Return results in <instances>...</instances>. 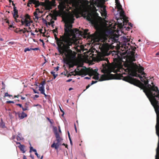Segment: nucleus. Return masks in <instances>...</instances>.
<instances>
[{
  "instance_id": "f257e3e1",
  "label": "nucleus",
  "mask_w": 159,
  "mask_h": 159,
  "mask_svg": "<svg viewBox=\"0 0 159 159\" xmlns=\"http://www.w3.org/2000/svg\"><path fill=\"white\" fill-rule=\"evenodd\" d=\"M103 69L102 75L99 80L102 81L112 79H122L123 80L133 84L141 89H143V92L149 99L153 106L155 101L159 103V90L157 87L155 86H152L148 84V81L146 77V74L143 71L144 69L142 67H139L136 64L133 62H127L124 63V66L121 64H117L114 69V73L122 72L121 74L113 75L111 74V70L108 69V66L107 64H102Z\"/></svg>"
},
{
  "instance_id": "f03ea898",
  "label": "nucleus",
  "mask_w": 159,
  "mask_h": 159,
  "mask_svg": "<svg viewBox=\"0 0 159 159\" xmlns=\"http://www.w3.org/2000/svg\"><path fill=\"white\" fill-rule=\"evenodd\" d=\"M111 41L112 42L111 44L107 43V41L110 42V40H90V42H99L100 41H101V42L106 43L102 44V48L104 49H115L119 51L120 50L122 52H124L120 53L119 55L117 52H115L116 53L114 56V57L113 59L114 62L115 63V64L111 69L109 68V66L105 62L102 63V66L103 63L105 64L106 63L108 66V69H110L112 72V71L113 72V69L115 67L116 65L121 64V61H122V60L121 54H127L130 55L132 57H134L135 51L136 49V48L135 47L132 46L127 42L124 41L122 43H121L119 41H118V40ZM102 67H103V69L102 70H102L103 69V66H102Z\"/></svg>"
},
{
  "instance_id": "7ed1b4c3",
  "label": "nucleus",
  "mask_w": 159,
  "mask_h": 159,
  "mask_svg": "<svg viewBox=\"0 0 159 159\" xmlns=\"http://www.w3.org/2000/svg\"><path fill=\"white\" fill-rule=\"evenodd\" d=\"M58 46V50L60 54H63L65 56L67 59L69 61L74 60L76 56V53L70 49V46L72 47L73 45L75 50L78 52H81L83 50L84 46L82 45H77L75 43L79 40H56Z\"/></svg>"
},
{
  "instance_id": "20e7f679",
  "label": "nucleus",
  "mask_w": 159,
  "mask_h": 159,
  "mask_svg": "<svg viewBox=\"0 0 159 159\" xmlns=\"http://www.w3.org/2000/svg\"><path fill=\"white\" fill-rule=\"evenodd\" d=\"M72 24H70L67 25H65L64 30L68 36H72L73 39H64V40H82L80 39V38L83 37L84 38L85 36H83L81 34H79L78 32H75L74 30H73L71 29L72 28ZM55 40H60L58 39H55Z\"/></svg>"
},
{
  "instance_id": "39448f33",
  "label": "nucleus",
  "mask_w": 159,
  "mask_h": 159,
  "mask_svg": "<svg viewBox=\"0 0 159 159\" xmlns=\"http://www.w3.org/2000/svg\"><path fill=\"white\" fill-rule=\"evenodd\" d=\"M154 102L152 106L154 108L157 115L156 124L155 128L156 133L158 137V139H159V103L157 101H155Z\"/></svg>"
},
{
  "instance_id": "423d86ee",
  "label": "nucleus",
  "mask_w": 159,
  "mask_h": 159,
  "mask_svg": "<svg viewBox=\"0 0 159 159\" xmlns=\"http://www.w3.org/2000/svg\"><path fill=\"white\" fill-rule=\"evenodd\" d=\"M55 134L56 138V141L57 142L55 143L54 142L51 145V147L52 148H54L56 149H57L59 146L61 145L60 142L63 140L62 138L60 137V134L57 133V130L55 132Z\"/></svg>"
},
{
  "instance_id": "0eeeda50",
  "label": "nucleus",
  "mask_w": 159,
  "mask_h": 159,
  "mask_svg": "<svg viewBox=\"0 0 159 159\" xmlns=\"http://www.w3.org/2000/svg\"><path fill=\"white\" fill-rule=\"evenodd\" d=\"M62 7L65 8L66 7H69L71 9V7L69 6L71 4V2L69 0H57Z\"/></svg>"
},
{
  "instance_id": "6e6552de",
  "label": "nucleus",
  "mask_w": 159,
  "mask_h": 159,
  "mask_svg": "<svg viewBox=\"0 0 159 159\" xmlns=\"http://www.w3.org/2000/svg\"><path fill=\"white\" fill-rule=\"evenodd\" d=\"M121 10L120 11L119 10L117 11L118 12L116 14V15H117L118 14H119L120 19L122 20V22H124V21L125 20L126 21L127 19V17L126 16L125 13L123 9Z\"/></svg>"
},
{
  "instance_id": "1a4fd4ad",
  "label": "nucleus",
  "mask_w": 159,
  "mask_h": 159,
  "mask_svg": "<svg viewBox=\"0 0 159 159\" xmlns=\"http://www.w3.org/2000/svg\"><path fill=\"white\" fill-rule=\"evenodd\" d=\"M88 71V69L85 67V69L82 68L79 71L75 70V72L76 75H85Z\"/></svg>"
},
{
  "instance_id": "9d476101",
  "label": "nucleus",
  "mask_w": 159,
  "mask_h": 159,
  "mask_svg": "<svg viewBox=\"0 0 159 159\" xmlns=\"http://www.w3.org/2000/svg\"><path fill=\"white\" fill-rule=\"evenodd\" d=\"M29 4H33L35 5L36 7H39L40 5L39 1L37 0H28Z\"/></svg>"
},
{
  "instance_id": "9b49d317",
  "label": "nucleus",
  "mask_w": 159,
  "mask_h": 159,
  "mask_svg": "<svg viewBox=\"0 0 159 159\" xmlns=\"http://www.w3.org/2000/svg\"><path fill=\"white\" fill-rule=\"evenodd\" d=\"M97 61L98 62L100 61H107V63L108 64H109V62L108 59L107 58H105L103 56H98L97 57Z\"/></svg>"
},
{
  "instance_id": "f8f14e48",
  "label": "nucleus",
  "mask_w": 159,
  "mask_h": 159,
  "mask_svg": "<svg viewBox=\"0 0 159 159\" xmlns=\"http://www.w3.org/2000/svg\"><path fill=\"white\" fill-rule=\"evenodd\" d=\"M16 115H18L20 119H22L27 116V115L24 112H22L21 113L15 112Z\"/></svg>"
},
{
  "instance_id": "ddd939ff",
  "label": "nucleus",
  "mask_w": 159,
  "mask_h": 159,
  "mask_svg": "<svg viewBox=\"0 0 159 159\" xmlns=\"http://www.w3.org/2000/svg\"><path fill=\"white\" fill-rule=\"evenodd\" d=\"M101 9H102V11H100L101 15L102 16H105L107 15V12L106 10V7L104 5H102L101 6ZM100 12V11H99Z\"/></svg>"
},
{
  "instance_id": "4468645a",
  "label": "nucleus",
  "mask_w": 159,
  "mask_h": 159,
  "mask_svg": "<svg viewBox=\"0 0 159 159\" xmlns=\"http://www.w3.org/2000/svg\"><path fill=\"white\" fill-rule=\"evenodd\" d=\"M20 22L22 25H24L25 23V26L26 27H29L30 25V22L28 20L25 19V21L21 20Z\"/></svg>"
},
{
  "instance_id": "2eb2a0df",
  "label": "nucleus",
  "mask_w": 159,
  "mask_h": 159,
  "mask_svg": "<svg viewBox=\"0 0 159 159\" xmlns=\"http://www.w3.org/2000/svg\"><path fill=\"white\" fill-rule=\"evenodd\" d=\"M25 146L23 145L20 144L18 146V147L20 148V150L23 153H24L25 152Z\"/></svg>"
},
{
  "instance_id": "dca6fc26",
  "label": "nucleus",
  "mask_w": 159,
  "mask_h": 159,
  "mask_svg": "<svg viewBox=\"0 0 159 159\" xmlns=\"http://www.w3.org/2000/svg\"><path fill=\"white\" fill-rule=\"evenodd\" d=\"M0 127L2 128L6 127L5 125V123L3 121L2 119H1V121L0 122Z\"/></svg>"
},
{
  "instance_id": "f3484780",
  "label": "nucleus",
  "mask_w": 159,
  "mask_h": 159,
  "mask_svg": "<svg viewBox=\"0 0 159 159\" xmlns=\"http://www.w3.org/2000/svg\"><path fill=\"white\" fill-rule=\"evenodd\" d=\"M156 156H157V157L159 158V139H158L157 147L156 149Z\"/></svg>"
},
{
  "instance_id": "a211bd4d",
  "label": "nucleus",
  "mask_w": 159,
  "mask_h": 159,
  "mask_svg": "<svg viewBox=\"0 0 159 159\" xmlns=\"http://www.w3.org/2000/svg\"><path fill=\"white\" fill-rule=\"evenodd\" d=\"M122 23H123V24L124 25H125V24H126L127 23H128V24L129 25V26H131V27H133V25L131 23L129 22V21H128V20L127 19L126 20V21L125 20L124 21V22H122Z\"/></svg>"
},
{
  "instance_id": "6ab92c4d",
  "label": "nucleus",
  "mask_w": 159,
  "mask_h": 159,
  "mask_svg": "<svg viewBox=\"0 0 159 159\" xmlns=\"http://www.w3.org/2000/svg\"><path fill=\"white\" fill-rule=\"evenodd\" d=\"M39 91H40L41 92V93H43L44 92V87L43 86H41L39 87Z\"/></svg>"
},
{
  "instance_id": "aec40b11",
  "label": "nucleus",
  "mask_w": 159,
  "mask_h": 159,
  "mask_svg": "<svg viewBox=\"0 0 159 159\" xmlns=\"http://www.w3.org/2000/svg\"><path fill=\"white\" fill-rule=\"evenodd\" d=\"M18 11H16L14 12L13 13H12L13 17L14 18H15L16 16L17 17H18L19 16L18 15Z\"/></svg>"
},
{
  "instance_id": "412c9836",
  "label": "nucleus",
  "mask_w": 159,
  "mask_h": 159,
  "mask_svg": "<svg viewBox=\"0 0 159 159\" xmlns=\"http://www.w3.org/2000/svg\"><path fill=\"white\" fill-rule=\"evenodd\" d=\"M25 19L29 20L31 19L30 16L28 14H26L24 16Z\"/></svg>"
},
{
  "instance_id": "4be33fe9",
  "label": "nucleus",
  "mask_w": 159,
  "mask_h": 159,
  "mask_svg": "<svg viewBox=\"0 0 159 159\" xmlns=\"http://www.w3.org/2000/svg\"><path fill=\"white\" fill-rule=\"evenodd\" d=\"M112 34V31L111 30H107L105 32V34L106 35H108Z\"/></svg>"
},
{
  "instance_id": "5701e85b",
  "label": "nucleus",
  "mask_w": 159,
  "mask_h": 159,
  "mask_svg": "<svg viewBox=\"0 0 159 159\" xmlns=\"http://www.w3.org/2000/svg\"><path fill=\"white\" fill-rule=\"evenodd\" d=\"M115 8H116L118 10H121V9H122V6L121 4L120 5H118L117 6H116Z\"/></svg>"
},
{
  "instance_id": "b1692460",
  "label": "nucleus",
  "mask_w": 159,
  "mask_h": 159,
  "mask_svg": "<svg viewBox=\"0 0 159 159\" xmlns=\"http://www.w3.org/2000/svg\"><path fill=\"white\" fill-rule=\"evenodd\" d=\"M97 73V75H95L94 76H93V79H95L96 80H98V79H99L98 74Z\"/></svg>"
},
{
  "instance_id": "393cba45",
  "label": "nucleus",
  "mask_w": 159,
  "mask_h": 159,
  "mask_svg": "<svg viewBox=\"0 0 159 159\" xmlns=\"http://www.w3.org/2000/svg\"><path fill=\"white\" fill-rule=\"evenodd\" d=\"M55 72H54L51 71V74H52L53 76V77H54L53 79H55L56 78V77L58 75L57 74H55Z\"/></svg>"
},
{
  "instance_id": "a878e982",
  "label": "nucleus",
  "mask_w": 159,
  "mask_h": 159,
  "mask_svg": "<svg viewBox=\"0 0 159 159\" xmlns=\"http://www.w3.org/2000/svg\"><path fill=\"white\" fill-rule=\"evenodd\" d=\"M120 40H130L129 39H127V38H126L125 36H121L120 38ZM131 40H133V39H131Z\"/></svg>"
},
{
  "instance_id": "bb28decb",
  "label": "nucleus",
  "mask_w": 159,
  "mask_h": 159,
  "mask_svg": "<svg viewBox=\"0 0 159 159\" xmlns=\"http://www.w3.org/2000/svg\"><path fill=\"white\" fill-rule=\"evenodd\" d=\"M86 18V19H87V20H88V21H91L92 20H91V17H90V16H86L85 17H84V18Z\"/></svg>"
},
{
  "instance_id": "cd10ccee",
  "label": "nucleus",
  "mask_w": 159,
  "mask_h": 159,
  "mask_svg": "<svg viewBox=\"0 0 159 159\" xmlns=\"http://www.w3.org/2000/svg\"><path fill=\"white\" fill-rule=\"evenodd\" d=\"M32 48H26L24 49V52H26L27 51H30L31 50H32Z\"/></svg>"
},
{
  "instance_id": "c85d7f7f",
  "label": "nucleus",
  "mask_w": 159,
  "mask_h": 159,
  "mask_svg": "<svg viewBox=\"0 0 159 159\" xmlns=\"http://www.w3.org/2000/svg\"><path fill=\"white\" fill-rule=\"evenodd\" d=\"M11 97L12 96V95H9L7 93H5L4 96V98L6 97Z\"/></svg>"
},
{
  "instance_id": "c756f323",
  "label": "nucleus",
  "mask_w": 159,
  "mask_h": 159,
  "mask_svg": "<svg viewBox=\"0 0 159 159\" xmlns=\"http://www.w3.org/2000/svg\"><path fill=\"white\" fill-rule=\"evenodd\" d=\"M14 23V22H13L12 23V24L11 25H9V28H14V24H13Z\"/></svg>"
},
{
  "instance_id": "7c9ffc66",
  "label": "nucleus",
  "mask_w": 159,
  "mask_h": 159,
  "mask_svg": "<svg viewBox=\"0 0 159 159\" xmlns=\"http://www.w3.org/2000/svg\"><path fill=\"white\" fill-rule=\"evenodd\" d=\"M22 108L23 111H25L28 110V107L27 106H25L24 108L22 107Z\"/></svg>"
},
{
  "instance_id": "2f4dec72",
  "label": "nucleus",
  "mask_w": 159,
  "mask_h": 159,
  "mask_svg": "<svg viewBox=\"0 0 159 159\" xmlns=\"http://www.w3.org/2000/svg\"><path fill=\"white\" fill-rule=\"evenodd\" d=\"M38 14L36 12L34 15L35 18L37 20H38L39 19V17L38 16Z\"/></svg>"
},
{
  "instance_id": "473e14b6",
  "label": "nucleus",
  "mask_w": 159,
  "mask_h": 159,
  "mask_svg": "<svg viewBox=\"0 0 159 159\" xmlns=\"http://www.w3.org/2000/svg\"><path fill=\"white\" fill-rule=\"evenodd\" d=\"M45 81L44 80L43 81H42L41 83V85H42L41 86L44 87V85H45Z\"/></svg>"
},
{
  "instance_id": "72a5a7b5",
  "label": "nucleus",
  "mask_w": 159,
  "mask_h": 159,
  "mask_svg": "<svg viewBox=\"0 0 159 159\" xmlns=\"http://www.w3.org/2000/svg\"><path fill=\"white\" fill-rule=\"evenodd\" d=\"M119 37V36H116V39L111 38L110 39H109V40H119V39H118Z\"/></svg>"
},
{
  "instance_id": "f704fd0d",
  "label": "nucleus",
  "mask_w": 159,
  "mask_h": 159,
  "mask_svg": "<svg viewBox=\"0 0 159 159\" xmlns=\"http://www.w3.org/2000/svg\"><path fill=\"white\" fill-rule=\"evenodd\" d=\"M42 20H43V22L44 24H47V20L45 19L44 18H43L42 19Z\"/></svg>"
},
{
  "instance_id": "c9c22d12",
  "label": "nucleus",
  "mask_w": 159,
  "mask_h": 159,
  "mask_svg": "<svg viewBox=\"0 0 159 159\" xmlns=\"http://www.w3.org/2000/svg\"><path fill=\"white\" fill-rule=\"evenodd\" d=\"M47 119L48 120V121L51 124H53V122H52V120L49 118L47 117Z\"/></svg>"
},
{
  "instance_id": "e433bc0d",
  "label": "nucleus",
  "mask_w": 159,
  "mask_h": 159,
  "mask_svg": "<svg viewBox=\"0 0 159 159\" xmlns=\"http://www.w3.org/2000/svg\"><path fill=\"white\" fill-rule=\"evenodd\" d=\"M97 82V81H92V83L90 84V85H92L93 84L96 83Z\"/></svg>"
},
{
  "instance_id": "4c0bfd02",
  "label": "nucleus",
  "mask_w": 159,
  "mask_h": 159,
  "mask_svg": "<svg viewBox=\"0 0 159 159\" xmlns=\"http://www.w3.org/2000/svg\"><path fill=\"white\" fill-rule=\"evenodd\" d=\"M20 18L22 19V20H20V21L21 20H23L24 21L25 20V17H24V16H20Z\"/></svg>"
},
{
  "instance_id": "58836bf2",
  "label": "nucleus",
  "mask_w": 159,
  "mask_h": 159,
  "mask_svg": "<svg viewBox=\"0 0 159 159\" xmlns=\"http://www.w3.org/2000/svg\"><path fill=\"white\" fill-rule=\"evenodd\" d=\"M16 11H18V10L16 9V7L14 6V7H13V12Z\"/></svg>"
},
{
  "instance_id": "ea45409f",
  "label": "nucleus",
  "mask_w": 159,
  "mask_h": 159,
  "mask_svg": "<svg viewBox=\"0 0 159 159\" xmlns=\"http://www.w3.org/2000/svg\"><path fill=\"white\" fill-rule=\"evenodd\" d=\"M16 139H17V140L18 141L20 140H21V138H20V136H18L17 137H16Z\"/></svg>"
},
{
  "instance_id": "a19ab883",
  "label": "nucleus",
  "mask_w": 159,
  "mask_h": 159,
  "mask_svg": "<svg viewBox=\"0 0 159 159\" xmlns=\"http://www.w3.org/2000/svg\"><path fill=\"white\" fill-rule=\"evenodd\" d=\"M34 149L33 148V147L32 146H30V152H31L32 151H33V150Z\"/></svg>"
},
{
  "instance_id": "79ce46f5",
  "label": "nucleus",
  "mask_w": 159,
  "mask_h": 159,
  "mask_svg": "<svg viewBox=\"0 0 159 159\" xmlns=\"http://www.w3.org/2000/svg\"><path fill=\"white\" fill-rule=\"evenodd\" d=\"M4 20L5 21L6 23L8 24H9V21L7 19H5Z\"/></svg>"
},
{
  "instance_id": "37998d69",
  "label": "nucleus",
  "mask_w": 159,
  "mask_h": 159,
  "mask_svg": "<svg viewBox=\"0 0 159 159\" xmlns=\"http://www.w3.org/2000/svg\"><path fill=\"white\" fill-rule=\"evenodd\" d=\"M16 18H17L16 17H16L15 18H14V19H15V21L16 22H20V20H18V19H16Z\"/></svg>"
},
{
  "instance_id": "c03bdc74",
  "label": "nucleus",
  "mask_w": 159,
  "mask_h": 159,
  "mask_svg": "<svg viewBox=\"0 0 159 159\" xmlns=\"http://www.w3.org/2000/svg\"><path fill=\"white\" fill-rule=\"evenodd\" d=\"M32 49V50H34V51L39 50V49L38 48H32V49Z\"/></svg>"
},
{
  "instance_id": "a18cd8bd",
  "label": "nucleus",
  "mask_w": 159,
  "mask_h": 159,
  "mask_svg": "<svg viewBox=\"0 0 159 159\" xmlns=\"http://www.w3.org/2000/svg\"><path fill=\"white\" fill-rule=\"evenodd\" d=\"M14 44V42L13 41L9 42L8 43V44H10V45H12Z\"/></svg>"
},
{
  "instance_id": "49530a36",
  "label": "nucleus",
  "mask_w": 159,
  "mask_h": 159,
  "mask_svg": "<svg viewBox=\"0 0 159 159\" xmlns=\"http://www.w3.org/2000/svg\"><path fill=\"white\" fill-rule=\"evenodd\" d=\"M35 154L37 156L38 158H39L40 157V156L38 154L37 152H35Z\"/></svg>"
},
{
  "instance_id": "de8ad7c7",
  "label": "nucleus",
  "mask_w": 159,
  "mask_h": 159,
  "mask_svg": "<svg viewBox=\"0 0 159 159\" xmlns=\"http://www.w3.org/2000/svg\"><path fill=\"white\" fill-rule=\"evenodd\" d=\"M115 3L116 4L119 3L120 4V2L119 0H115Z\"/></svg>"
},
{
  "instance_id": "09e8293b",
  "label": "nucleus",
  "mask_w": 159,
  "mask_h": 159,
  "mask_svg": "<svg viewBox=\"0 0 159 159\" xmlns=\"http://www.w3.org/2000/svg\"><path fill=\"white\" fill-rule=\"evenodd\" d=\"M7 103H14V102L12 101H7Z\"/></svg>"
},
{
  "instance_id": "8fccbe9b",
  "label": "nucleus",
  "mask_w": 159,
  "mask_h": 159,
  "mask_svg": "<svg viewBox=\"0 0 159 159\" xmlns=\"http://www.w3.org/2000/svg\"><path fill=\"white\" fill-rule=\"evenodd\" d=\"M16 105L19 106L21 108L22 107V105L21 104H16Z\"/></svg>"
},
{
  "instance_id": "3c124183",
  "label": "nucleus",
  "mask_w": 159,
  "mask_h": 159,
  "mask_svg": "<svg viewBox=\"0 0 159 159\" xmlns=\"http://www.w3.org/2000/svg\"><path fill=\"white\" fill-rule=\"evenodd\" d=\"M59 107L60 111L63 113V114L62 115H63L64 114V111L62 110V109H61L60 107Z\"/></svg>"
},
{
  "instance_id": "603ef678",
  "label": "nucleus",
  "mask_w": 159,
  "mask_h": 159,
  "mask_svg": "<svg viewBox=\"0 0 159 159\" xmlns=\"http://www.w3.org/2000/svg\"><path fill=\"white\" fill-rule=\"evenodd\" d=\"M59 67L57 66L55 68L54 70H55L56 71H57L59 69Z\"/></svg>"
},
{
  "instance_id": "864d4df0",
  "label": "nucleus",
  "mask_w": 159,
  "mask_h": 159,
  "mask_svg": "<svg viewBox=\"0 0 159 159\" xmlns=\"http://www.w3.org/2000/svg\"><path fill=\"white\" fill-rule=\"evenodd\" d=\"M58 131H59V132L60 133H61V130L60 129V127L59 126H58Z\"/></svg>"
},
{
  "instance_id": "5fc2aeb1",
  "label": "nucleus",
  "mask_w": 159,
  "mask_h": 159,
  "mask_svg": "<svg viewBox=\"0 0 159 159\" xmlns=\"http://www.w3.org/2000/svg\"><path fill=\"white\" fill-rule=\"evenodd\" d=\"M62 145H64L65 146V147L67 148L68 145L67 144H66L64 143H63L62 144Z\"/></svg>"
},
{
  "instance_id": "6e6d98bb",
  "label": "nucleus",
  "mask_w": 159,
  "mask_h": 159,
  "mask_svg": "<svg viewBox=\"0 0 159 159\" xmlns=\"http://www.w3.org/2000/svg\"><path fill=\"white\" fill-rule=\"evenodd\" d=\"M90 84H89L86 86V89H88V88H89V87L91 85H90Z\"/></svg>"
},
{
  "instance_id": "4d7b16f0",
  "label": "nucleus",
  "mask_w": 159,
  "mask_h": 159,
  "mask_svg": "<svg viewBox=\"0 0 159 159\" xmlns=\"http://www.w3.org/2000/svg\"><path fill=\"white\" fill-rule=\"evenodd\" d=\"M74 126H75V130L76 132L77 133V128H76L75 124H74Z\"/></svg>"
},
{
  "instance_id": "13d9d810",
  "label": "nucleus",
  "mask_w": 159,
  "mask_h": 159,
  "mask_svg": "<svg viewBox=\"0 0 159 159\" xmlns=\"http://www.w3.org/2000/svg\"><path fill=\"white\" fill-rule=\"evenodd\" d=\"M72 80V79H69L66 81L67 82H70Z\"/></svg>"
},
{
  "instance_id": "bf43d9fd",
  "label": "nucleus",
  "mask_w": 159,
  "mask_h": 159,
  "mask_svg": "<svg viewBox=\"0 0 159 159\" xmlns=\"http://www.w3.org/2000/svg\"><path fill=\"white\" fill-rule=\"evenodd\" d=\"M23 159H27L25 155H24L23 157Z\"/></svg>"
},
{
  "instance_id": "052dcab7",
  "label": "nucleus",
  "mask_w": 159,
  "mask_h": 159,
  "mask_svg": "<svg viewBox=\"0 0 159 159\" xmlns=\"http://www.w3.org/2000/svg\"><path fill=\"white\" fill-rule=\"evenodd\" d=\"M20 96V95H18L17 96L15 95L14 96V98H18Z\"/></svg>"
},
{
  "instance_id": "680f3d73",
  "label": "nucleus",
  "mask_w": 159,
  "mask_h": 159,
  "mask_svg": "<svg viewBox=\"0 0 159 159\" xmlns=\"http://www.w3.org/2000/svg\"><path fill=\"white\" fill-rule=\"evenodd\" d=\"M84 79H90V78L88 77H86L84 78Z\"/></svg>"
},
{
  "instance_id": "e2e57ef3",
  "label": "nucleus",
  "mask_w": 159,
  "mask_h": 159,
  "mask_svg": "<svg viewBox=\"0 0 159 159\" xmlns=\"http://www.w3.org/2000/svg\"><path fill=\"white\" fill-rule=\"evenodd\" d=\"M34 92L35 93H39V92H37L34 89Z\"/></svg>"
},
{
  "instance_id": "0e129e2a",
  "label": "nucleus",
  "mask_w": 159,
  "mask_h": 159,
  "mask_svg": "<svg viewBox=\"0 0 159 159\" xmlns=\"http://www.w3.org/2000/svg\"><path fill=\"white\" fill-rule=\"evenodd\" d=\"M34 96L36 98H38L39 97V96L38 95H35Z\"/></svg>"
},
{
  "instance_id": "69168bd1",
  "label": "nucleus",
  "mask_w": 159,
  "mask_h": 159,
  "mask_svg": "<svg viewBox=\"0 0 159 159\" xmlns=\"http://www.w3.org/2000/svg\"><path fill=\"white\" fill-rule=\"evenodd\" d=\"M21 97V99L22 100H24L25 99V97H21V96H20Z\"/></svg>"
},
{
  "instance_id": "338daca9",
  "label": "nucleus",
  "mask_w": 159,
  "mask_h": 159,
  "mask_svg": "<svg viewBox=\"0 0 159 159\" xmlns=\"http://www.w3.org/2000/svg\"><path fill=\"white\" fill-rule=\"evenodd\" d=\"M33 151L35 152H37V151L35 149H34L33 150Z\"/></svg>"
},
{
  "instance_id": "774afa93",
  "label": "nucleus",
  "mask_w": 159,
  "mask_h": 159,
  "mask_svg": "<svg viewBox=\"0 0 159 159\" xmlns=\"http://www.w3.org/2000/svg\"><path fill=\"white\" fill-rule=\"evenodd\" d=\"M156 56H159V51L156 53Z\"/></svg>"
}]
</instances>
